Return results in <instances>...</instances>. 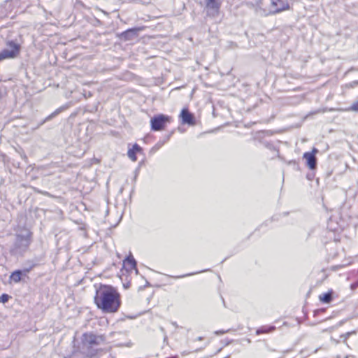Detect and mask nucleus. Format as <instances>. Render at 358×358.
Returning <instances> with one entry per match:
<instances>
[{
	"label": "nucleus",
	"mask_w": 358,
	"mask_h": 358,
	"mask_svg": "<svg viewBox=\"0 0 358 358\" xmlns=\"http://www.w3.org/2000/svg\"><path fill=\"white\" fill-rule=\"evenodd\" d=\"M94 303L104 313H115L121 305L120 294L110 285H101L96 289Z\"/></svg>",
	"instance_id": "obj_1"
},
{
	"label": "nucleus",
	"mask_w": 358,
	"mask_h": 358,
	"mask_svg": "<svg viewBox=\"0 0 358 358\" xmlns=\"http://www.w3.org/2000/svg\"><path fill=\"white\" fill-rule=\"evenodd\" d=\"M105 338L103 335L93 333H85L81 338V349L87 357H93L97 354V348L103 343Z\"/></svg>",
	"instance_id": "obj_2"
},
{
	"label": "nucleus",
	"mask_w": 358,
	"mask_h": 358,
	"mask_svg": "<svg viewBox=\"0 0 358 358\" xmlns=\"http://www.w3.org/2000/svg\"><path fill=\"white\" fill-rule=\"evenodd\" d=\"M31 243V233L27 231L25 234H17L10 248V252L14 256L22 255L29 248Z\"/></svg>",
	"instance_id": "obj_3"
},
{
	"label": "nucleus",
	"mask_w": 358,
	"mask_h": 358,
	"mask_svg": "<svg viewBox=\"0 0 358 358\" xmlns=\"http://www.w3.org/2000/svg\"><path fill=\"white\" fill-rule=\"evenodd\" d=\"M6 48L0 51V62L17 57L21 52L22 41L21 39H6Z\"/></svg>",
	"instance_id": "obj_4"
},
{
	"label": "nucleus",
	"mask_w": 358,
	"mask_h": 358,
	"mask_svg": "<svg viewBox=\"0 0 358 358\" xmlns=\"http://www.w3.org/2000/svg\"><path fill=\"white\" fill-rule=\"evenodd\" d=\"M170 117L164 115H158L151 118L150 124L152 131H161L164 129L166 122H169Z\"/></svg>",
	"instance_id": "obj_5"
},
{
	"label": "nucleus",
	"mask_w": 358,
	"mask_h": 358,
	"mask_svg": "<svg viewBox=\"0 0 358 358\" xmlns=\"http://www.w3.org/2000/svg\"><path fill=\"white\" fill-rule=\"evenodd\" d=\"M319 150L313 148L311 152H306L303 153V158L306 159V166L311 170L315 171L317 166V159L316 154Z\"/></svg>",
	"instance_id": "obj_6"
},
{
	"label": "nucleus",
	"mask_w": 358,
	"mask_h": 358,
	"mask_svg": "<svg viewBox=\"0 0 358 358\" xmlns=\"http://www.w3.org/2000/svg\"><path fill=\"white\" fill-rule=\"evenodd\" d=\"M289 9V4L284 0H271L269 14L273 15Z\"/></svg>",
	"instance_id": "obj_7"
},
{
	"label": "nucleus",
	"mask_w": 358,
	"mask_h": 358,
	"mask_svg": "<svg viewBox=\"0 0 358 358\" xmlns=\"http://www.w3.org/2000/svg\"><path fill=\"white\" fill-rule=\"evenodd\" d=\"M139 28H131L120 34L119 36L122 40L131 41L138 36Z\"/></svg>",
	"instance_id": "obj_8"
},
{
	"label": "nucleus",
	"mask_w": 358,
	"mask_h": 358,
	"mask_svg": "<svg viewBox=\"0 0 358 358\" xmlns=\"http://www.w3.org/2000/svg\"><path fill=\"white\" fill-rule=\"evenodd\" d=\"M31 269V268H25L23 270H16L13 271L10 275V280L15 283L20 282L22 277L27 276Z\"/></svg>",
	"instance_id": "obj_9"
},
{
	"label": "nucleus",
	"mask_w": 358,
	"mask_h": 358,
	"mask_svg": "<svg viewBox=\"0 0 358 358\" xmlns=\"http://www.w3.org/2000/svg\"><path fill=\"white\" fill-rule=\"evenodd\" d=\"M180 117L183 124H187L189 125L194 124V117L187 108H183L180 113Z\"/></svg>",
	"instance_id": "obj_10"
},
{
	"label": "nucleus",
	"mask_w": 358,
	"mask_h": 358,
	"mask_svg": "<svg viewBox=\"0 0 358 358\" xmlns=\"http://www.w3.org/2000/svg\"><path fill=\"white\" fill-rule=\"evenodd\" d=\"M205 3L206 8L208 12L211 11L212 15L218 13L221 5L218 0H205Z\"/></svg>",
	"instance_id": "obj_11"
},
{
	"label": "nucleus",
	"mask_w": 358,
	"mask_h": 358,
	"mask_svg": "<svg viewBox=\"0 0 358 358\" xmlns=\"http://www.w3.org/2000/svg\"><path fill=\"white\" fill-rule=\"evenodd\" d=\"M142 152V148L138 144L135 143L131 148L129 149L127 155L131 161L136 162L137 160L136 153H141Z\"/></svg>",
	"instance_id": "obj_12"
},
{
	"label": "nucleus",
	"mask_w": 358,
	"mask_h": 358,
	"mask_svg": "<svg viewBox=\"0 0 358 358\" xmlns=\"http://www.w3.org/2000/svg\"><path fill=\"white\" fill-rule=\"evenodd\" d=\"M123 266L126 268V269L136 270V273H138V269L136 268V261L134 258L131 255H129L123 262Z\"/></svg>",
	"instance_id": "obj_13"
},
{
	"label": "nucleus",
	"mask_w": 358,
	"mask_h": 358,
	"mask_svg": "<svg viewBox=\"0 0 358 358\" xmlns=\"http://www.w3.org/2000/svg\"><path fill=\"white\" fill-rule=\"evenodd\" d=\"M69 108L68 105L62 106L59 107V108L56 109L53 113H52L50 115H49L48 117H46L43 121L41 122V124H43L45 122L51 120L52 118L56 117L57 115H59L62 111L65 110Z\"/></svg>",
	"instance_id": "obj_14"
},
{
	"label": "nucleus",
	"mask_w": 358,
	"mask_h": 358,
	"mask_svg": "<svg viewBox=\"0 0 358 358\" xmlns=\"http://www.w3.org/2000/svg\"><path fill=\"white\" fill-rule=\"evenodd\" d=\"M334 292L332 290L320 295V301L324 303H329L333 300Z\"/></svg>",
	"instance_id": "obj_15"
},
{
	"label": "nucleus",
	"mask_w": 358,
	"mask_h": 358,
	"mask_svg": "<svg viewBox=\"0 0 358 358\" xmlns=\"http://www.w3.org/2000/svg\"><path fill=\"white\" fill-rule=\"evenodd\" d=\"M275 329V326H262L257 330L256 334L259 335L261 334L270 333L273 331Z\"/></svg>",
	"instance_id": "obj_16"
},
{
	"label": "nucleus",
	"mask_w": 358,
	"mask_h": 358,
	"mask_svg": "<svg viewBox=\"0 0 358 358\" xmlns=\"http://www.w3.org/2000/svg\"><path fill=\"white\" fill-rule=\"evenodd\" d=\"M170 136H171V134H169L166 136V138L163 141L160 140L155 145V146L152 147V148L151 149V151H156L157 150H159L162 146H163L164 145V143L166 142H167L169 138H170Z\"/></svg>",
	"instance_id": "obj_17"
},
{
	"label": "nucleus",
	"mask_w": 358,
	"mask_h": 358,
	"mask_svg": "<svg viewBox=\"0 0 358 358\" xmlns=\"http://www.w3.org/2000/svg\"><path fill=\"white\" fill-rule=\"evenodd\" d=\"M264 145L268 149L276 151L278 153L279 152L278 148H277L276 146L272 142L265 141L264 142Z\"/></svg>",
	"instance_id": "obj_18"
},
{
	"label": "nucleus",
	"mask_w": 358,
	"mask_h": 358,
	"mask_svg": "<svg viewBox=\"0 0 358 358\" xmlns=\"http://www.w3.org/2000/svg\"><path fill=\"white\" fill-rule=\"evenodd\" d=\"M356 334V331H349V332H347L344 334H342L341 335L340 338L342 339V341L345 343L347 339L352 334Z\"/></svg>",
	"instance_id": "obj_19"
},
{
	"label": "nucleus",
	"mask_w": 358,
	"mask_h": 358,
	"mask_svg": "<svg viewBox=\"0 0 358 358\" xmlns=\"http://www.w3.org/2000/svg\"><path fill=\"white\" fill-rule=\"evenodd\" d=\"M356 334V331H349V332H347L344 334H342L341 335L340 338L342 339V341L345 343L347 339L352 334Z\"/></svg>",
	"instance_id": "obj_20"
},
{
	"label": "nucleus",
	"mask_w": 358,
	"mask_h": 358,
	"mask_svg": "<svg viewBox=\"0 0 358 358\" xmlns=\"http://www.w3.org/2000/svg\"><path fill=\"white\" fill-rule=\"evenodd\" d=\"M10 298V296L7 294H3L0 296V301L2 303H6Z\"/></svg>",
	"instance_id": "obj_21"
},
{
	"label": "nucleus",
	"mask_w": 358,
	"mask_h": 358,
	"mask_svg": "<svg viewBox=\"0 0 358 358\" xmlns=\"http://www.w3.org/2000/svg\"><path fill=\"white\" fill-rule=\"evenodd\" d=\"M350 110L358 113V101L354 102L349 108Z\"/></svg>",
	"instance_id": "obj_22"
},
{
	"label": "nucleus",
	"mask_w": 358,
	"mask_h": 358,
	"mask_svg": "<svg viewBox=\"0 0 358 358\" xmlns=\"http://www.w3.org/2000/svg\"><path fill=\"white\" fill-rule=\"evenodd\" d=\"M288 164L294 166V169L299 171L300 169L299 164L295 160H291Z\"/></svg>",
	"instance_id": "obj_23"
},
{
	"label": "nucleus",
	"mask_w": 358,
	"mask_h": 358,
	"mask_svg": "<svg viewBox=\"0 0 358 358\" xmlns=\"http://www.w3.org/2000/svg\"><path fill=\"white\" fill-rule=\"evenodd\" d=\"M315 176V173L314 172V171H311L307 173L306 175V178L308 180H313L314 179Z\"/></svg>",
	"instance_id": "obj_24"
},
{
	"label": "nucleus",
	"mask_w": 358,
	"mask_h": 358,
	"mask_svg": "<svg viewBox=\"0 0 358 358\" xmlns=\"http://www.w3.org/2000/svg\"><path fill=\"white\" fill-rule=\"evenodd\" d=\"M358 287V280L351 284L350 288L352 290H355Z\"/></svg>",
	"instance_id": "obj_25"
},
{
	"label": "nucleus",
	"mask_w": 358,
	"mask_h": 358,
	"mask_svg": "<svg viewBox=\"0 0 358 358\" xmlns=\"http://www.w3.org/2000/svg\"><path fill=\"white\" fill-rule=\"evenodd\" d=\"M201 271H199V272H196V273H187V274L182 275H180V276H176V277H174V278H185V277L189 276V275H194V274H196V273H201Z\"/></svg>",
	"instance_id": "obj_26"
},
{
	"label": "nucleus",
	"mask_w": 358,
	"mask_h": 358,
	"mask_svg": "<svg viewBox=\"0 0 358 358\" xmlns=\"http://www.w3.org/2000/svg\"><path fill=\"white\" fill-rule=\"evenodd\" d=\"M324 311V308H320V309H317L316 310L314 311V315L315 316L317 314H318L319 313H322Z\"/></svg>",
	"instance_id": "obj_27"
},
{
	"label": "nucleus",
	"mask_w": 358,
	"mask_h": 358,
	"mask_svg": "<svg viewBox=\"0 0 358 358\" xmlns=\"http://www.w3.org/2000/svg\"><path fill=\"white\" fill-rule=\"evenodd\" d=\"M225 332H226L225 331H215V334H217V335L223 334Z\"/></svg>",
	"instance_id": "obj_28"
},
{
	"label": "nucleus",
	"mask_w": 358,
	"mask_h": 358,
	"mask_svg": "<svg viewBox=\"0 0 358 358\" xmlns=\"http://www.w3.org/2000/svg\"><path fill=\"white\" fill-rule=\"evenodd\" d=\"M95 20H96V24H98V25L102 24V22L99 19L96 18Z\"/></svg>",
	"instance_id": "obj_29"
},
{
	"label": "nucleus",
	"mask_w": 358,
	"mask_h": 358,
	"mask_svg": "<svg viewBox=\"0 0 358 358\" xmlns=\"http://www.w3.org/2000/svg\"><path fill=\"white\" fill-rule=\"evenodd\" d=\"M263 133L266 134V135H268V136H270L272 134V131H263Z\"/></svg>",
	"instance_id": "obj_30"
},
{
	"label": "nucleus",
	"mask_w": 358,
	"mask_h": 358,
	"mask_svg": "<svg viewBox=\"0 0 358 358\" xmlns=\"http://www.w3.org/2000/svg\"><path fill=\"white\" fill-rule=\"evenodd\" d=\"M140 2L143 3H150V1L148 0V1H143V0H138Z\"/></svg>",
	"instance_id": "obj_31"
},
{
	"label": "nucleus",
	"mask_w": 358,
	"mask_h": 358,
	"mask_svg": "<svg viewBox=\"0 0 358 358\" xmlns=\"http://www.w3.org/2000/svg\"><path fill=\"white\" fill-rule=\"evenodd\" d=\"M352 273H355V274H358V269L357 271L354 270L352 271Z\"/></svg>",
	"instance_id": "obj_32"
},
{
	"label": "nucleus",
	"mask_w": 358,
	"mask_h": 358,
	"mask_svg": "<svg viewBox=\"0 0 358 358\" xmlns=\"http://www.w3.org/2000/svg\"><path fill=\"white\" fill-rule=\"evenodd\" d=\"M100 11L103 12L104 14L107 15L108 13L106 11H103L102 10H99Z\"/></svg>",
	"instance_id": "obj_33"
},
{
	"label": "nucleus",
	"mask_w": 358,
	"mask_h": 358,
	"mask_svg": "<svg viewBox=\"0 0 358 358\" xmlns=\"http://www.w3.org/2000/svg\"><path fill=\"white\" fill-rule=\"evenodd\" d=\"M172 324H173V326L177 327V324H176V322H173Z\"/></svg>",
	"instance_id": "obj_34"
},
{
	"label": "nucleus",
	"mask_w": 358,
	"mask_h": 358,
	"mask_svg": "<svg viewBox=\"0 0 358 358\" xmlns=\"http://www.w3.org/2000/svg\"><path fill=\"white\" fill-rule=\"evenodd\" d=\"M202 339H203V338H202V337H199V341H201V340H202Z\"/></svg>",
	"instance_id": "obj_35"
},
{
	"label": "nucleus",
	"mask_w": 358,
	"mask_h": 358,
	"mask_svg": "<svg viewBox=\"0 0 358 358\" xmlns=\"http://www.w3.org/2000/svg\"><path fill=\"white\" fill-rule=\"evenodd\" d=\"M43 194L44 195H46V194H48V192H44V193H43Z\"/></svg>",
	"instance_id": "obj_36"
}]
</instances>
